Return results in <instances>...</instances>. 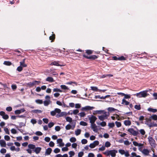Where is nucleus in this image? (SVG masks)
<instances>
[{
	"label": "nucleus",
	"mask_w": 157,
	"mask_h": 157,
	"mask_svg": "<svg viewBox=\"0 0 157 157\" xmlns=\"http://www.w3.org/2000/svg\"><path fill=\"white\" fill-rule=\"evenodd\" d=\"M99 144L98 141L96 140L94 141L92 143L90 144L89 145V147L91 148H94L96 146L98 145Z\"/></svg>",
	"instance_id": "11"
},
{
	"label": "nucleus",
	"mask_w": 157,
	"mask_h": 157,
	"mask_svg": "<svg viewBox=\"0 0 157 157\" xmlns=\"http://www.w3.org/2000/svg\"><path fill=\"white\" fill-rule=\"evenodd\" d=\"M75 122L73 124L72 126L70 124H68L67 125L65 126V128L67 130H69L70 129H71L73 130L74 128H75Z\"/></svg>",
	"instance_id": "13"
},
{
	"label": "nucleus",
	"mask_w": 157,
	"mask_h": 157,
	"mask_svg": "<svg viewBox=\"0 0 157 157\" xmlns=\"http://www.w3.org/2000/svg\"><path fill=\"white\" fill-rule=\"evenodd\" d=\"M4 130L6 134H10V132L8 128L5 127L4 128Z\"/></svg>",
	"instance_id": "51"
},
{
	"label": "nucleus",
	"mask_w": 157,
	"mask_h": 157,
	"mask_svg": "<svg viewBox=\"0 0 157 157\" xmlns=\"http://www.w3.org/2000/svg\"><path fill=\"white\" fill-rule=\"evenodd\" d=\"M104 111V110H96L94 111V113L95 114H102Z\"/></svg>",
	"instance_id": "35"
},
{
	"label": "nucleus",
	"mask_w": 157,
	"mask_h": 157,
	"mask_svg": "<svg viewBox=\"0 0 157 157\" xmlns=\"http://www.w3.org/2000/svg\"><path fill=\"white\" fill-rule=\"evenodd\" d=\"M124 124L125 126H130L131 124V121L129 120H126L124 121Z\"/></svg>",
	"instance_id": "22"
},
{
	"label": "nucleus",
	"mask_w": 157,
	"mask_h": 157,
	"mask_svg": "<svg viewBox=\"0 0 157 157\" xmlns=\"http://www.w3.org/2000/svg\"><path fill=\"white\" fill-rule=\"evenodd\" d=\"M81 130L80 129H77L75 132V134L76 136H78L81 133Z\"/></svg>",
	"instance_id": "28"
},
{
	"label": "nucleus",
	"mask_w": 157,
	"mask_h": 157,
	"mask_svg": "<svg viewBox=\"0 0 157 157\" xmlns=\"http://www.w3.org/2000/svg\"><path fill=\"white\" fill-rule=\"evenodd\" d=\"M102 114V115L98 116L99 119L101 121H103L105 119H107L109 115V113L108 112L104 111Z\"/></svg>",
	"instance_id": "3"
},
{
	"label": "nucleus",
	"mask_w": 157,
	"mask_h": 157,
	"mask_svg": "<svg viewBox=\"0 0 157 157\" xmlns=\"http://www.w3.org/2000/svg\"><path fill=\"white\" fill-rule=\"evenodd\" d=\"M25 111L24 109H21L19 110H17L14 111L15 114H20L21 113H23Z\"/></svg>",
	"instance_id": "20"
},
{
	"label": "nucleus",
	"mask_w": 157,
	"mask_h": 157,
	"mask_svg": "<svg viewBox=\"0 0 157 157\" xmlns=\"http://www.w3.org/2000/svg\"><path fill=\"white\" fill-rule=\"evenodd\" d=\"M79 124L80 125L83 126H86L87 125V124L86 122L83 121H81Z\"/></svg>",
	"instance_id": "43"
},
{
	"label": "nucleus",
	"mask_w": 157,
	"mask_h": 157,
	"mask_svg": "<svg viewBox=\"0 0 157 157\" xmlns=\"http://www.w3.org/2000/svg\"><path fill=\"white\" fill-rule=\"evenodd\" d=\"M98 124L102 127H104L106 125V122L105 121H102V122L100 123H98Z\"/></svg>",
	"instance_id": "38"
},
{
	"label": "nucleus",
	"mask_w": 157,
	"mask_h": 157,
	"mask_svg": "<svg viewBox=\"0 0 157 157\" xmlns=\"http://www.w3.org/2000/svg\"><path fill=\"white\" fill-rule=\"evenodd\" d=\"M115 125L113 123H109L108 124V126L110 128H113L114 127Z\"/></svg>",
	"instance_id": "59"
},
{
	"label": "nucleus",
	"mask_w": 157,
	"mask_h": 157,
	"mask_svg": "<svg viewBox=\"0 0 157 157\" xmlns=\"http://www.w3.org/2000/svg\"><path fill=\"white\" fill-rule=\"evenodd\" d=\"M76 140V139L74 137H71L70 139V141L71 143H74L75 142Z\"/></svg>",
	"instance_id": "41"
},
{
	"label": "nucleus",
	"mask_w": 157,
	"mask_h": 157,
	"mask_svg": "<svg viewBox=\"0 0 157 157\" xmlns=\"http://www.w3.org/2000/svg\"><path fill=\"white\" fill-rule=\"evenodd\" d=\"M110 96V95H107L104 97L103 96L100 97L99 95H97L95 96V98H106L109 97Z\"/></svg>",
	"instance_id": "39"
},
{
	"label": "nucleus",
	"mask_w": 157,
	"mask_h": 157,
	"mask_svg": "<svg viewBox=\"0 0 157 157\" xmlns=\"http://www.w3.org/2000/svg\"><path fill=\"white\" fill-rule=\"evenodd\" d=\"M52 151V149L50 148H48L46 150L45 152L46 155H49L51 153Z\"/></svg>",
	"instance_id": "24"
},
{
	"label": "nucleus",
	"mask_w": 157,
	"mask_h": 157,
	"mask_svg": "<svg viewBox=\"0 0 157 157\" xmlns=\"http://www.w3.org/2000/svg\"><path fill=\"white\" fill-rule=\"evenodd\" d=\"M84 153L83 151H81L78 153V157H82L84 155Z\"/></svg>",
	"instance_id": "46"
},
{
	"label": "nucleus",
	"mask_w": 157,
	"mask_h": 157,
	"mask_svg": "<svg viewBox=\"0 0 157 157\" xmlns=\"http://www.w3.org/2000/svg\"><path fill=\"white\" fill-rule=\"evenodd\" d=\"M66 119L67 121L70 122H71L72 121V119L71 117H67L66 118Z\"/></svg>",
	"instance_id": "45"
},
{
	"label": "nucleus",
	"mask_w": 157,
	"mask_h": 157,
	"mask_svg": "<svg viewBox=\"0 0 157 157\" xmlns=\"http://www.w3.org/2000/svg\"><path fill=\"white\" fill-rule=\"evenodd\" d=\"M128 131L131 134L134 136H137L139 134V132L138 131H135L132 128H129Z\"/></svg>",
	"instance_id": "5"
},
{
	"label": "nucleus",
	"mask_w": 157,
	"mask_h": 157,
	"mask_svg": "<svg viewBox=\"0 0 157 157\" xmlns=\"http://www.w3.org/2000/svg\"><path fill=\"white\" fill-rule=\"evenodd\" d=\"M88 118L90 121V123L91 124L94 123L95 122L97 119V118L95 116L91 115L88 116Z\"/></svg>",
	"instance_id": "6"
},
{
	"label": "nucleus",
	"mask_w": 157,
	"mask_h": 157,
	"mask_svg": "<svg viewBox=\"0 0 157 157\" xmlns=\"http://www.w3.org/2000/svg\"><path fill=\"white\" fill-rule=\"evenodd\" d=\"M54 143L52 141H50L49 144V145L50 147H53L54 146Z\"/></svg>",
	"instance_id": "53"
},
{
	"label": "nucleus",
	"mask_w": 157,
	"mask_h": 157,
	"mask_svg": "<svg viewBox=\"0 0 157 157\" xmlns=\"http://www.w3.org/2000/svg\"><path fill=\"white\" fill-rule=\"evenodd\" d=\"M81 143L82 144H85L87 143V140L85 139H83L81 140Z\"/></svg>",
	"instance_id": "52"
},
{
	"label": "nucleus",
	"mask_w": 157,
	"mask_h": 157,
	"mask_svg": "<svg viewBox=\"0 0 157 157\" xmlns=\"http://www.w3.org/2000/svg\"><path fill=\"white\" fill-rule=\"evenodd\" d=\"M46 81L50 82H53L54 81L53 78L50 77H47L46 78Z\"/></svg>",
	"instance_id": "32"
},
{
	"label": "nucleus",
	"mask_w": 157,
	"mask_h": 157,
	"mask_svg": "<svg viewBox=\"0 0 157 157\" xmlns=\"http://www.w3.org/2000/svg\"><path fill=\"white\" fill-rule=\"evenodd\" d=\"M129 102L126 101L124 99H123L122 101V104L126 105H128L129 104Z\"/></svg>",
	"instance_id": "36"
},
{
	"label": "nucleus",
	"mask_w": 157,
	"mask_h": 157,
	"mask_svg": "<svg viewBox=\"0 0 157 157\" xmlns=\"http://www.w3.org/2000/svg\"><path fill=\"white\" fill-rule=\"evenodd\" d=\"M55 35L53 34L52 36H50L49 37V39L50 40H52L51 41V42H52L53 40H54L55 39Z\"/></svg>",
	"instance_id": "60"
},
{
	"label": "nucleus",
	"mask_w": 157,
	"mask_h": 157,
	"mask_svg": "<svg viewBox=\"0 0 157 157\" xmlns=\"http://www.w3.org/2000/svg\"><path fill=\"white\" fill-rule=\"evenodd\" d=\"M58 113L59 114H57L56 115V117H57L65 116H67V112H62L61 113L60 112V113Z\"/></svg>",
	"instance_id": "18"
},
{
	"label": "nucleus",
	"mask_w": 157,
	"mask_h": 157,
	"mask_svg": "<svg viewBox=\"0 0 157 157\" xmlns=\"http://www.w3.org/2000/svg\"><path fill=\"white\" fill-rule=\"evenodd\" d=\"M122 155H124L126 157H128L129 156V154L128 151H125L124 150L120 149L118 151Z\"/></svg>",
	"instance_id": "7"
},
{
	"label": "nucleus",
	"mask_w": 157,
	"mask_h": 157,
	"mask_svg": "<svg viewBox=\"0 0 157 157\" xmlns=\"http://www.w3.org/2000/svg\"><path fill=\"white\" fill-rule=\"evenodd\" d=\"M41 148L40 147H35L33 151L36 154H38L39 153L40 151L41 150Z\"/></svg>",
	"instance_id": "23"
},
{
	"label": "nucleus",
	"mask_w": 157,
	"mask_h": 157,
	"mask_svg": "<svg viewBox=\"0 0 157 157\" xmlns=\"http://www.w3.org/2000/svg\"><path fill=\"white\" fill-rule=\"evenodd\" d=\"M111 145L109 141H107L105 143V147H109Z\"/></svg>",
	"instance_id": "44"
},
{
	"label": "nucleus",
	"mask_w": 157,
	"mask_h": 157,
	"mask_svg": "<svg viewBox=\"0 0 157 157\" xmlns=\"http://www.w3.org/2000/svg\"><path fill=\"white\" fill-rule=\"evenodd\" d=\"M53 91L56 92L54 94V96L56 98L58 97L60 95L59 92L62 93L63 92L62 90L57 88H54L53 89Z\"/></svg>",
	"instance_id": "4"
},
{
	"label": "nucleus",
	"mask_w": 157,
	"mask_h": 157,
	"mask_svg": "<svg viewBox=\"0 0 157 157\" xmlns=\"http://www.w3.org/2000/svg\"><path fill=\"white\" fill-rule=\"evenodd\" d=\"M60 87L62 90H69V88L68 87L65 85H60Z\"/></svg>",
	"instance_id": "31"
},
{
	"label": "nucleus",
	"mask_w": 157,
	"mask_h": 157,
	"mask_svg": "<svg viewBox=\"0 0 157 157\" xmlns=\"http://www.w3.org/2000/svg\"><path fill=\"white\" fill-rule=\"evenodd\" d=\"M50 103V101L49 100H46L44 102V104L45 106H47Z\"/></svg>",
	"instance_id": "42"
},
{
	"label": "nucleus",
	"mask_w": 157,
	"mask_h": 157,
	"mask_svg": "<svg viewBox=\"0 0 157 157\" xmlns=\"http://www.w3.org/2000/svg\"><path fill=\"white\" fill-rule=\"evenodd\" d=\"M151 89H149V90H146L144 91H141L139 93L135 94L134 95H136L137 97L139 98H145L147 96L149 95V94L148 93V92H149L150 94H152L151 92Z\"/></svg>",
	"instance_id": "1"
},
{
	"label": "nucleus",
	"mask_w": 157,
	"mask_h": 157,
	"mask_svg": "<svg viewBox=\"0 0 157 157\" xmlns=\"http://www.w3.org/2000/svg\"><path fill=\"white\" fill-rule=\"evenodd\" d=\"M4 64L6 65L10 66L11 64V63L9 61H5L4 62Z\"/></svg>",
	"instance_id": "50"
},
{
	"label": "nucleus",
	"mask_w": 157,
	"mask_h": 157,
	"mask_svg": "<svg viewBox=\"0 0 157 157\" xmlns=\"http://www.w3.org/2000/svg\"><path fill=\"white\" fill-rule=\"evenodd\" d=\"M25 59H24L20 63V66L22 67H26L27 66L26 64L25 63Z\"/></svg>",
	"instance_id": "30"
},
{
	"label": "nucleus",
	"mask_w": 157,
	"mask_h": 157,
	"mask_svg": "<svg viewBox=\"0 0 157 157\" xmlns=\"http://www.w3.org/2000/svg\"><path fill=\"white\" fill-rule=\"evenodd\" d=\"M28 147L29 148V149H35V145L32 144H29Z\"/></svg>",
	"instance_id": "37"
},
{
	"label": "nucleus",
	"mask_w": 157,
	"mask_h": 157,
	"mask_svg": "<svg viewBox=\"0 0 157 157\" xmlns=\"http://www.w3.org/2000/svg\"><path fill=\"white\" fill-rule=\"evenodd\" d=\"M0 115L2 116V118L5 120H7L9 118V116L6 114L5 112L2 111L0 112Z\"/></svg>",
	"instance_id": "12"
},
{
	"label": "nucleus",
	"mask_w": 157,
	"mask_h": 157,
	"mask_svg": "<svg viewBox=\"0 0 157 157\" xmlns=\"http://www.w3.org/2000/svg\"><path fill=\"white\" fill-rule=\"evenodd\" d=\"M151 118L154 120H157V115H154L151 116Z\"/></svg>",
	"instance_id": "48"
},
{
	"label": "nucleus",
	"mask_w": 157,
	"mask_h": 157,
	"mask_svg": "<svg viewBox=\"0 0 157 157\" xmlns=\"http://www.w3.org/2000/svg\"><path fill=\"white\" fill-rule=\"evenodd\" d=\"M117 94L120 95L118 97H124V98H131V95L130 94H125L122 93H118Z\"/></svg>",
	"instance_id": "9"
},
{
	"label": "nucleus",
	"mask_w": 157,
	"mask_h": 157,
	"mask_svg": "<svg viewBox=\"0 0 157 157\" xmlns=\"http://www.w3.org/2000/svg\"><path fill=\"white\" fill-rule=\"evenodd\" d=\"M60 151V150L58 148H56L54 150V152L56 153H57L59 152Z\"/></svg>",
	"instance_id": "57"
},
{
	"label": "nucleus",
	"mask_w": 157,
	"mask_h": 157,
	"mask_svg": "<svg viewBox=\"0 0 157 157\" xmlns=\"http://www.w3.org/2000/svg\"><path fill=\"white\" fill-rule=\"evenodd\" d=\"M133 144L135 146H138L139 147H142L143 144L140 143H138L136 141L133 142Z\"/></svg>",
	"instance_id": "25"
},
{
	"label": "nucleus",
	"mask_w": 157,
	"mask_h": 157,
	"mask_svg": "<svg viewBox=\"0 0 157 157\" xmlns=\"http://www.w3.org/2000/svg\"><path fill=\"white\" fill-rule=\"evenodd\" d=\"M93 109H94V107H91L90 106H87L82 108V110L84 111H87L89 110H91Z\"/></svg>",
	"instance_id": "17"
},
{
	"label": "nucleus",
	"mask_w": 157,
	"mask_h": 157,
	"mask_svg": "<svg viewBox=\"0 0 157 157\" xmlns=\"http://www.w3.org/2000/svg\"><path fill=\"white\" fill-rule=\"evenodd\" d=\"M31 112L35 113H41L42 111L39 109L33 110L31 111Z\"/></svg>",
	"instance_id": "29"
},
{
	"label": "nucleus",
	"mask_w": 157,
	"mask_h": 157,
	"mask_svg": "<svg viewBox=\"0 0 157 157\" xmlns=\"http://www.w3.org/2000/svg\"><path fill=\"white\" fill-rule=\"evenodd\" d=\"M11 132L13 134H15L17 132L16 130L14 128L12 129L11 130Z\"/></svg>",
	"instance_id": "56"
},
{
	"label": "nucleus",
	"mask_w": 157,
	"mask_h": 157,
	"mask_svg": "<svg viewBox=\"0 0 157 157\" xmlns=\"http://www.w3.org/2000/svg\"><path fill=\"white\" fill-rule=\"evenodd\" d=\"M12 107L10 106L7 107L6 109V110L8 112L11 111L12 110Z\"/></svg>",
	"instance_id": "63"
},
{
	"label": "nucleus",
	"mask_w": 157,
	"mask_h": 157,
	"mask_svg": "<svg viewBox=\"0 0 157 157\" xmlns=\"http://www.w3.org/2000/svg\"><path fill=\"white\" fill-rule=\"evenodd\" d=\"M10 150L12 151H15L17 152L20 151V148L19 147L16 148L14 146H12L10 148Z\"/></svg>",
	"instance_id": "19"
},
{
	"label": "nucleus",
	"mask_w": 157,
	"mask_h": 157,
	"mask_svg": "<svg viewBox=\"0 0 157 157\" xmlns=\"http://www.w3.org/2000/svg\"><path fill=\"white\" fill-rule=\"evenodd\" d=\"M41 89L40 87H37L35 89V90L38 92H40L41 90Z\"/></svg>",
	"instance_id": "62"
},
{
	"label": "nucleus",
	"mask_w": 157,
	"mask_h": 157,
	"mask_svg": "<svg viewBox=\"0 0 157 157\" xmlns=\"http://www.w3.org/2000/svg\"><path fill=\"white\" fill-rule=\"evenodd\" d=\"M91 90L93 91H96V92H101L102 91L103 92H104L105 91H106V90H100L96 86H91L90 87Z\"/></svg>",
	"instance_id": "8"
},
{
	"label": "nucleus",
	"mask_w": 157,
	"mask_h": 157,
	"mask_svg": "<svg viewBox=\"0 0 157 157\" xmlns=\"http://www.w3.org/2000/svg\"><path fill=\"white\" fill-rule=\"evenodd\" d=\"M69 154L70 156H73L74 155L75 153L74 151H71L69 152Z\"/></svg>",
	"instance_id": "49"
},
{
	"label": "nucleus",
	"mask_w": 157,
	"mask_h": 157,
	"mask_svg": "<svg viewBox=\"0 0 157 157\" xmlns=\"http://www.w3.org/2000/svg\"><path fill=\"white\" fill-rule=\"evenodd\" d=\"M91 127L93 131L96 132H97L98 129L97 128V126L94 123L91 124Z\"/></svg>",
	"instance_id": "16"
},
{
	"label": "nucleus",
	"mask_w": 157,
	"mask_h": 157,
	"mask_svg": "<svg viewBox=\"0 0 157 157\" xmlns=\"http://www.w3.org/2000/svg\"><path fill=\"white\" fill-rule=\"evenodd\" d=\"M151 120L150 119H148L147 121L146 122V124L149 127H151L153 126H156L157 124H154V123H152L151 122H150Z\"/></svg>",
	"instance_id": "10"
},
{
	"label": "nucleus",
	"mask_w": 157,
	"mask_h": 157,
	"mask_svg": "<svg viewBox=\"0 0 157 157\" xmlns=\"http://www.w3.org/2000/svg\"><path fill=\"white\" fill-rule=\"evenodd\" d=\"M148 139L150 144L152 146L154 144L155 140L152 138V137L151 136H149L148 137Z\"/></svg>",
	"instance_id": "21"
},
{
	"label": "nucleus",
	"mask_w": 157,
	"mask_h": 157,
	"mask_svg": "<svg viewBox=\"0 0 157 157\" xmlns=\"http://www.w3.org/2000/svg\"><path fill=\"white\" fill-rule=\"evenodd\" d=\"M4 139L6 141H9L10 139V136L7 135H5L4 136Z\"/></svg>",
	"instance_id": "58"
},
{
	"label": "nucleus",
	"mask_w": 157,
	"mask_h": 157,
	"mask_svg": "<svg viewBox=\"0 0 157 157\" xmlns=\"http://www.w3.org/2000/svg\"><path fill=\"white\" fill-rule=\"evenodd\" d=\"M61 112L60 109L58 108H56L54 111H52L51 112V114L52 116H55L56 113H59Z\"/></svg>",
	"instance_id": "14"
},
{
	"label": "nucleus",
	"mask_w": 157,
	"mask_h": 157,
	"mask_svg": "<svg viewBox=\"0 0 157 157\" xmlns=\"http://www.w3.org/2000/svg\"><path fill=\"white\" fill-rule=\"evenodd\" d=\"M98 58V57L95 55H91L90 56H89V59H97Z\"/></svg>",
	"instance_id": "47"
},
{
	"label": "nucleus",
	"mask_w": 157,
	"mask_h": 157,
	"mask_svg": "<svg viewBox=\"0 0 157 157\" xmlns=\"http://www.w3.org/2000/svg\"><path fill=\"white\" fill-rule=\"evenodd\" d=\"M0 144L1 147H6V144L5 141L3 140H0Z\"/></svg>",
	"instance_id": "27"
},
{
	"label": "nucleus",
	"mask_w": 157,
	"mask_h": 157,
	"mask_svg": "<svg viewBox=\"0 0 157 157\" xmlns=\"http://www.w3.org/2000/svg\"><path fill=\"white\" fill-rule=\"evenodd\" d=\"M57 143L59 144V146L60 147H63L64 146V143L63 142V140L62 139H59L57 140Z\"/></svg>",
	"instance_id": "15"
},
{
	"label": "nucleus",
	"mask_w": 157,
	"mask_h": 157,
	"mask_svg": "<svg viewBox=\"0 0 157 157\" xmlns=\"http://www.w3.org/2000/svg\"><path fill=\"white\" fill-rule=\"evenodd\" d=\"M50 65H54L57 66H63V65H60L58 63V62L56 61H54L52 62L50 64Z\"/></svg>",
	"instance_id": "33"
},
{
	"label": "nucleus",
	"mask_w": 157,
	"mask_h": 157,
	"mask_svg": "<svg viewBox=\"0 0 157 157\" xmlns=\"http://www.w3.org/2000/svg\"><path fill=\"white\" fill-rule=\"evenodd\" d=\"M59 157H68V155L66 154H64L63 155H62L60 154H59Z\"/></svg>",
	"instance_id": "64"
},
{
	"label": "nucleus",
	"mask_w": 157,
	"mask_h": 157,
	"mask_svg": "<svg viewBox=\"0 0 157 157\" xmlns=\"http://www.w3.org/2000/svg\"><path fill=\"white\" fill-rule=\"evenodd\" d=\"M36 102L38 104H41L42 103L43 101L41 100L38 99L36 100Z\"/></svg>",
	"instance_id": "61"
},
{
	"label": "nucleus",
	"mask_w": 157,
	"mask_h": 157,
	"mask_svg": "<svg viewBox=\"0 0 157 157\" xmlns=\"http://www.w3.org/2000/svg\"><path fill=\"white\" fill-rule=\"evenodd\" d=\"M141 152L143 154L146 155H147L149 153V151L146 149H144Z\"/></svg>",
	"instance_id": "26"
},
{
	"label": "nucleus",
	"mask_w": 157,
	"mask_h": 157,
	"mask_svg": "<svg viewBox=\"0 0 157 157\" xmlns=\"http://www.w3.org/2000/svg\"><path fill=\"white\" fill-rule=\"evenodd\" d=\"M147 110L149 112H152L153 113H155L157 112V109L151 108H148Z\"/></svg>",
	"instance_id": "34"
},
{
	"label": "nucleus",
	"mask_w": 157,
	"mask_h": 157,
	"mask_svg": "<svg viewBox=\"0 0 157 157\" xmlns=\"http://www.w3.org/2000/svg\"><path fill=\"white\" fill-rule=\"evenodd\" d=\"M134 108L135 109L138 110H140L141 109L140 105H136L134 106Z\"/></svg>",
	"instance_id": "55"
},
{
	"label": "nucleus",
	"mask_w": 157,
	"mask_h": 157,
	"mask_svg": "<svg viewBox=\"0 0 157 157\" xmlns=\"http://www.w3.org/2000/svg\"><path fill=\"white\" fill-rule=\"evenodd\" d=\"M117 152V151L115 150L107 151L103 153V154L107 156L110 155L112 157H115L116 156V154Z\"/></svg>",
	"instance_id": "2"
},
{
	"label": "nucleus",
	"mask_w": 157,
	"mask_h": 157,
	"mask_svg": "<svg viewBox=\"0 0 157 157\" xmlns=\"http://www.w3.org/2000/svg\"><path fill=\"white\" fill-rule=\"evenodd\" d=\"M115 124L117 128H119L121 126V124L120 122L116 121Z\"/></svg>",
	"instance_id": "40"
},
{
	"label": "nucleus",
	"mask_w": 157,
	"mask_h": 157,
	"mask_svg": "<svg viewBox=\"0 0 157 157\" xmlns=\"http://www.w3.org/2000/svg\"><path fill=\"white\" fill-rule=\"evenodd\" d=\"M140 132L142 135H144L145 133V132L143 129H141L140 130Z\"/></svg>",
	"instance_id": "54"
}]
</instances>
